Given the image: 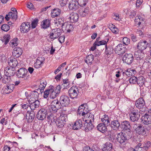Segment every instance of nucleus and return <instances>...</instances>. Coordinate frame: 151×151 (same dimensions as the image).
<instances>
[{"label":"nucleus","instance_id":"nucleus-1","mask_svg":"<svg viewBox=\"0 0 151 151\" xmlns=\"http://www.w3.org/2000/svg\"><path fill=\"white\" fill-rule=\"evenodd\" d=\"M17 75L19 78L27 79L29 76L28 70L25 68H21L17 71Z\"/></svg>","mask_w":151,"mask_h":151},{"label":"nucleus","instance_id":"nucleus-2","mask_svg":"<svg viewBox=\"0 0 151 151\" xmlns=\"http://www.w3.org/2000/svg\"><path fill=\"white\" fill-rule=\"evenodd\" d=\"M130 120L132 122H137L140 117V112L137 109L132 110L129 114Z\"/></svg>","mask_w":151,"mask_h":151},{"label":"nucleus","instance_id":"nucleus-3","mask_svg":"<svg viewBox=\"0 0 151 151\" xmlns=\"http://www.w3.org/2000/svg\"><path fill=\"white\" fill-rule=\"evenodd\" d=\"M61 31L60 29L56 28L52 30L49 34L50 38L53 40L58 38L61 35Z\"/></svg>","mask_w":151,"mask_h":151},{"label":"nucleus","instance_id":"nucleus-4","mask_svg":"<svg viewBox=\"0 0 151 151\" xmlns=\"http://www.w3.org/2000/svg\"><path fill=\"white\" fill-rule=\"evenodd\" d=\"M127 135L125 133H120L117 135V141L123 146L125 145L127 142Z\"/></svg>","mask_w":151,"mask_h":151},{"label":"nucleus","instance_id":"nucleus-5","mask_svg":"<svg viewBox=\"0 0 151 151\" xmlns=\"http://www.w3.org/2000/svg\"><path fill=\"white\" fill-rule=\"evenodd\" d=\"M79 89L76 86H72L69 90L68 93L72 99L76 98L79 93Z\"/></svg>","mask_w":151,"mask_h":151},{"label":"nucleus","instance_id":"nucleus-6","mask_svg":"<svg viewBox=\"0 0 151 151\" xmlns=\"http://www.w3.org/2000/svg\"><path fill=\"white\" fill-rule=\"evenodd\" d=\"M126 50L127 49L124 45L122 44H119L115 47L114 51L116 54L122 55L125 53Z\"/></svg>","mask_w":151,"mask_h":151},{"label":"nucleus","instance_id":"nucleus-7","mask_svg":"<svg viewBox=\"0 0 151 151\" xmlns=\"http://www.w3.org/2000/svg\"><path fill=\"white\" fill-rule=\"evenodd\" d=\"M133 55L131 53L125 54L123 57L122 60L124 62L128 65L131 64L134 60Z\"/></svg>","mask_w":151,"mask_h":151},{"label":"nucleus","instance_id":"nucleus-8","mask_svg":"<svg viewBox=\"0 0 151 151\" xmlns=\"http://www.w3.org/2000/svg\"><path fill=\"white\" fill-rule=\"evenodd\" d=\"M59 101L61 105L63 107L68 106L70 103V100L69 97L65 95H62L60 96Z\"/></svg>","mask_w":151,"mask_h":151},{"label":"nucleus","instance_id":"nucleus-9","mask_svg":"<svg viewBox=\"0 0 151 151\" xmlns=\"http://www.w3.org/2000/svg\"><path fill=\"white\" fill-rule=\"evenodd\" d=\"M61 104L58 100H54L51 103V109L54 113L56 112L57 110L61 108Z\"/></svg>","mask_w":151,"mask_h":151},{"label":"nucleus","instance_id":"nucleus-10","mask_svg":"<svg viewBox=\"0 0 151 151\" xmlns=\"http://www.w3.org/2000/svg\"><path fill=\"white\" fill-rule=\"evenodd\" d=\"M142 121L145 124L148 125L150 129L151 127V116L147 114H145L142 116Z\"/></svg>","mask_w":151,"mask_h":151},{"label":"nucleus","instance_id":"nucleus-11","mask_svg":"<svg viewBox=\"0 0 151 151\" xmlns=\"http://www.w3.org/2000/svg\"><path fill=\"white\" fill-rule=\"evenodd\" d=\"M31 28L30 23L28 22L23 23L20 26V30L21 32L25 33L27 32Z\"/></svg>","mask_w":151,"mask_h":151},{"label":"nucleus","instance_id":"nucleus-12","mask_svg":"<svg viewBox=\"0 0 151 151\" xmlns=\"http://www.w3.org/2000/svg\"><path fill=\"white\" fill-rule=\"evenodd\" d=\"M62 31L65 33L69 32L73 28V25L70 22L65 23L62 25Z\"/></svg>","mask_w":151,"mask_h":151},{"label":"nucleus","instance_id":"nucleus-13","mask_svg":"<svg viewBox=\"0 0 151 151\" xmlns=\"http://www.w3.org/2000/svg\"><path fill=\"white\" fill-rule=\"evenodd\" d=\"M47 114V110L44 108H42L38 111L37 117L38 119L43 120L45 118Z\"/></svg>","mask_w":151,"mask_h":151},{"label":"nucleus","instance_id":"nucleus-14","mask_svg":"<svg viewBox=\"0 0 151 151\" xmlns=\"http://www.w3.org/2000/svg\"><path fill=\"white\" fill-rule=\"evenodd\" d=\"M135 105L139 109H143L146 107L145 102L142 98H140L136 101Z\"/></svg>","mask_w":151,"mask_h":151},{"label":"nucleus","instance_id":"nucleus-15","mask_svg":"<svg viewBox=\"0 0 151 151\" xmlns=\"http://www.w3.org/2000/svg\"><path fill=\"white\" fill-rule=\"evenodd\" d=\"M14 88V84H7L4 87L1 91L4 94H9L13 91Z\"/></svg>","mask_w":151,"mask_h":151},{"label":"nucleus","instance_id":"nucleus-16","mask_svg":"<svg viewBox=\"0 0 151 151\" xmlns=\"http://www.w3.org/2000/svg\"><path fill=\"white\" fill-rule=\"evenodd\" d=\"M38 95V92L37 91H35L31 92L30 93V96L27 99L29 104L38 101L37 99Z\"/></svg>","mask_w":151,"mask_h":151},{"label":"nucleus","instance_id":"nucleus-17","mask_svg":"<svg viewBox=\"0 0 151 151\" xmlns=\"http://www.w3.org/2000/svg\"><path fill=\"white\" fill-rule=\"evenodd\" d=\"M135 125L137 126V124H135L133 127L135 129L136 132L139 134L142 135H145L146 134V131L145 128L143 126L141 125H139L137 127H135Z\"/></svg>","mask_w":151,"mask_h":151},{"label":"nucleus","instance_id":"nucleus-18","mask_svg":"<svg viewBox=\"0 0 151 151\" xmlns=\"http://www.w3.org/2000/svg\"><path fill=\"white\" fill-rule=\"evenodd\" d=\"M83 104H82L79 108L78 110V114L80 115L86 116L89 113L88 109L86 107L84 106Z\"/></svg>","mask_w":151,"mask_h":151},{"label":"nucleus","instance_id":"nucleus-19","mask_svg":"<svg viewBox=\"0 0 151 151\" xmlns=\"http://www.w3.org/2000/svg\"><path fill=\"white\" fill-rule=\"evenodd\" d=\"M148 43L145 40H141L138 43L137 45V48L139 50L143 51L146 49L147 47Z\"/></svg>","mask_w":151,"mask_h":151},{"label":"nucleus","instance_id":"nucleus-20","mask_svg":"<svg viewBox=\"0 0 151 151\" xmlns=\"http://www.w3.org/2000/svg\"><path fill=\"white\" fill-rule=\"evenodd\" d=\"M79 4L76 0H71L69 4V9L73 10H77L79 7Z\"/></svg>","mask_w":151,"mask_h":151},{"label":"nucleus","instance_id":"nucleus-21","mask_svg":"<svg viewBox=\"0 0 151 151\" xmlns=\"http://www.w3.org/2000/svg\"><path fill=\"white\" fill-rule=\"evenodd\" d=\"M45 59L44 57H39L36 60L34 64V67L36 68H39L42 67L45 63Z\"/></svg>","mask_w":151,"mask_h":151},{"label":"nucleus","instance_id":"nucleus-22","mask_svg":"<svg viewBox=\"0 0 151 151\" xmlns=\"http://www.w3.org/2000/svg\"><path fill=\"white\" fill-rule=\"evenodd\" d=\"M109 125H106L104 123H101L98 124L97 128L98 130L103 133L106 132L107 130V127Z\"/></svg>","mask_w":151,"mask_h":151},{"label":"nucleus","instance_id":"nucleus-23","mask_svg":"<svg viewBox=\"0 0 151 151\" xmlns=\"http://www.w3.org/2000/svg\"><path fill=\"white\" fill-rule=\"evenodd\" d=\"M22 49L17 47L15 48L12 52V55L16 58L20 56L22 53Z\"/></svg>","mask_w":151,"mask_h":151},{"label":"nucleus","instance_id":"nucleus-24","mask_svg":"<svg viewBox=\"0 0 151 151\" xmlns=\"http://www.w3.org/2000/svg\"><path fill=\"white\" fill-rule=\"evenodd\" d=\"M79 17L78 14L75 13H72L69 16L70 22L72 23L77 22Z\"/></svg>","mask_w":151,"mask_h":151},{"label":"nucleus","instance_id":"nucleus-25","mask_svg":"<svg viewBox=\"0 0 151 151\" xmlns=\"http://www.w3.org/2000/svg\"><path fill=\"white\" fill-rule=\"evenodd\" d=\"M86 122L83 126V129H85L86 131L91 130L93 128L94 126L91 122Z\"/></svg>","mask_w":151,"mask_h":151},{"label":"nucleus","instance_id":"nucleus-26","mask_svg":"<svg viewBox=\"0 0 151 151\" xmlns=\"http://www.w3.org/2000/svg\"><path fill=\"white\" fill-rule=\"evenodd\" d=\"M110 124L111 128L114 130L118 129L120 126V123L117 120H113Z\"/></svg>","mask_w":151,"mask_h":151},{"label":"nucleus","instance_id":"nucleus-27","mask_svg":"<svg viewBox=\"0 0 151 151\" xmlns=\"http://www.w3.org/2000/svg\"><path fill=\"white\" fill-rule=\"evenodd\" d=\"M4 74L9 76H13L15 72L13 68H11L9 67H7L4 68Z\"/></svg>","mask_w":151,"mask_h":151},{"label":"nucleus","instance_id":"nucleus-28","mask_svg":"<svg viewBox=\"0 0 151 151\" xmlns=\"http://www.w3.org/2000/svg\"><path fill=\"white\" fill-rule=\"evenodd\" d=\"M82 119H79L76 121L75 123L73 126V129L74 130H77L83 127Z\"/></svg>","mask_w":151,"mask_h":151},{"label":"nucleus","instance_id":"nucleus-29","mask_svg":"<svg viewBox=\"0 0 151 151\" xmlns=\"http://www.w3.org/2000/svg\"><path fill=\"white\" fill-rule=\"evenodd\" d=\"M35 117L34 112L32 111L29 113L27 112L26 116V119L29 122H31L33 120Z\"/></svg>","mask_w":151,"mask_h":151},{"label":"nucleus","instance_id":"nucleus-30","mask_svg":"<svg viewBox=\"0 0 151 151\" xmlns=\"http://www.w3.org/2000/svg\"><path fill=\"white\" fill-rule=\"evenodd\" d=\"M50 20L49 19L44 20L41 22V28L45 29L49 27L50 26Z\"/></svg>","mask_w":151,"mask_h":151},{"label":"nucleus","instance_id":"nucleus-31","mask_svg":"<svg viewBox=\"0 0 151 151\" xmlns=\"http://www.w3.org/2000/svg\"><path fill=\"white\" fill-rule=\"evenodd\" d=\"M8 63L9 65L12 67H16L18 64V62L17 59L11 58L8 59Z\"/></svg>","mask_w":151,"mask_h":151},{"label":"nucleus","instance_id":"nucleus-32","mask_svg":"<svg viewBox=\"0 0 151 151\" xmlns=\"http://www.w3.org/2000/svg\"><path fill=\"white\" fill-rule=\"evenodd\" d=\"M121 126L124 129L128 130L129 132L131 131V126L129 121H123L122 123Z\"/></svg>","mask_w":151,"mask_h":151},{"label":"nucleus","instance_id":"nucleus-33","mask_svg":"<svg viewBox=\"0 0 151 151\" xmlns=\"http://www.w3.org/2000/svg\"><path fill=\"white\" fill-rule=\"evenodd\" d=\"M148 149L147 146H142L141 143H139L135 147L133 151H146Z\"/></svg>","mask_w":151,"mask_h":151},{"label":"nucleus","instance_id":"nucleus-34","mask_svg":"<svg viewBox=\"0 0 151 151\" xmlns=\"http://www.w3.org/2000/svg\"><path fill=\"white\" fill-rule=\"evenodd\" d=\"M136 73V71L134 69L129 68L125 72H123V74H125L128 77H130L134 76Z\"/></svg>","mask_w":151,"mask_h":151},{"label":"nucleus","instance_id":"nucleus-35","mask_svg":"<svg viewBox=\"0 0 151 151\" xmlns=\"http://www.w3.org/2000/svg\"><path fill=\"white\" fill-rule=\"evenodd\" d=\"M143 51L139 50L135 52L134 53L135 57L137 58H139L140 59H143L144 57L145 54Z\"/></svg>","mask_w":151,"mask_h":151},{"label":"nucleus","instance_id":"nucleus-36","mask_svg":"<svg viewBox=\"0 0 151 151\" xmlns=\"http://www.w3.org/2000/svg\"><path fill=\"white\" fill-rule=\"evenodd\" d=\"M30 104V108L32 110H33L36 108L39 107L40 105V102L39 101H36L31 102L29 104Z\"/></svg>","mask_w":151,"mask_h":151},{"label":"nucleus","instance_id":"nucleus-37","mask_svg":"<svg viewBox=\"0 0 151 151\" xmlns=\"http://www.w3.org/2000/svg\"><path fill=\"white\" fill-rule=\"evenodd\" d=\"M60 10L58 9H54L51 12V16L52 18L58 17L60 14Z\"/></svg>","mask_w":151,"mask_h":151},{"label":"nucleus","instance_id":"nucleus-38","mask_svg":"<svg viewBox=\"0 0 151 151\" xmlns=\"http://www.w3.org/2000/svg\"><path fill=\"white\" fill-rule=\"evenodd\" d=\"M94 59V56L92 54L88 55L85 60V62L88 65H91Z\"/></svg>","mask_w":151,"mask_h":151},{"label":"nucleus","instance_id":"nucleus-39","mask_svg":"<svg viewBox=\"0 0 151 151\" xmlns=\"http://www.w3.org/2000/svg\"><path fill=\"white\" fill-rule=\"evenodd\" d=\"M63 83L62 84V86L64 87V88L67 89L71 86V82L69 81L68 79L66 78L63 80Z\"/></svg>","mask_w":151,"mask_h":151},{"label":"nucleus","instance_id":"nucleus-40","mask_svg":"<svg viewBox=\"0 0 151 151\" xmlns=\"http://www.w3.org/2000/svg\"><path fill=\"white\" fill-rule=\"evenodd\" d=\"M112 147V145L111 143L106 142L102 150L104 151H110Z\"/></svg>","mask_w":151,"mask_h":151},{"label":"nucleus","instance_id":"nucleus-41","mask_svg":"<svg viewBox=\"0 0 151 151\" xmlns=\"http://www.w3.org/2000/svg\"><path fill=\"white\" fill-rule=\"evenodd\" d=\"M102 122L106 125H110V124L108 116L106 115L103 116V118L101 119Z\"/></svg>","mask_w":151,"mask_h":151},{"label":"nucleus","instance_id":"nucleus-42","mask_svg":"<svg viewBox=\"0 0 151 151\" xmlns=\"http://www.w3.org/2000/svg\"><path fill=\"white\" fill-rule=\"evenodd\" d=\"M145 82V78L143 76H140L137 78V83L139 86H142Z\"/></svg>","mask_w":151,"mask_h":151},{"label":"nucleus","instance_id":"nucleus-43","mask_svg":"<svg viewBox=\"0 0 151 151\" xmlns=\"http://www.w3.org/2000/svg\"><path fill=\"white\" fill-rule=\"evenodd\" d=\"M47 83L45 80H42L40 81V84L39 86V89L41 92L42 90H43L45 88Z\"/></svg>","mask_w":151,"mask_h":151},{"label":"nucleus","instance_id":"nucleus-44","mask_svg":"<svg viewBox=\"0 0 151 151\" xmlns=\"http://www.w3.org/2000/svg\"><path fill=\"white\" fill-rule=\"evenodd\" d=\"M144 20V18L139 16H137L136 17L134 21L137 24L139 25L141 24L142 21Z\"/></svg>","mask_w":151,"mask_h":151},{"label":"nucleus","instance_id":"nucleus-45","mask_svg":"<svg viewBox=\"0 0 151 151\" xmlns=\"http://www.w3.org/2000/svg\"><path fill=\"white\" fill-rule=\"evenodd\" d=\"M17 11H15L14 12H10L9 13V15L10 18H12L14 20H16L17 17Z\"/></svg>","mask_w":151,"mask_h":151},{"label":"nucleus","instance_id":"nucleus-46","mask_svg":"<svg viewBox=\"0 0 151 151\" xmlns=\"http://www.w3.org/2000/svg\"><path fill=\"white\" fill-rule=\"evenodd\" d=\"M10 80V76L4 74L2 77V82L4 83H8Z\"/></svg>","mask_w":151,"mask_h":151},{"label":"nucleus","instance_id":"nucleus-47","mask_svg":"<svg viewBox=\"0 0 151 151\" xmlns=\"http://www.w3.org/2000/svg\"><path fill=\"white\" fill-rule=\"evenodd\" d=\"M86 116H88V119L87 120H85V122L88 121L92 122L94 121V116L93 114L89 113Z\"/></svg>","mask_w":151,"mask_h":151},{"label":"nucleus","instance_id":"nucleus-48","mask_svg":"<svg viewBox=\"0 0 151 151\" xmlns=\"http://www.w3.org/2000/svg\"><path fill=\"white\" fill-rule=\"evenodd\" d=\"M49 91L50 92V97L51 99H54L58 96L55 91V90L50 89Z\"/></svg>","mask_w":151,"mask_h":151},{"label":"nucleus","instance_id":"nucleus-49","mask_svg":"<svg viewBox=\"0 0 151 151\" xmlns=\"http://www.w3.org/2000/svg\"><path fill=\"white\" fill-rule=\"evenodd\" d=\"M89 12L88 8L87 7L84 9L82 12H80V13L82 17H85L88 15Z\"/></svg>","mask_w":151,"mask_h":151},{"label":"nucleus","instance_id":"nucleus-50","mask_svg":"<svg viewBox=\"0 0 151 151\" xmlns=\"http://www.w3.org/2000/svg\"><path fill=\"white\" fill-rule=\"evenodd\" d=\"M18 39L17 38H15L13 39L10 42V45L13 47L17 46L18 45Z\"/></svg>","mask_w":151,"mask_h":151},{"label":"nucleus","instance_id":"nucleus-51","mask_svg":"<svg viewBox=\"0 0 151 151\" xmlns=\"http://www.w3.org/2000/svg\"><path fill=\"white\" fill-rule=\"evenodd\" d=\"M53 114H50L47 116V119L49 121H50L52 122H55V120L56 119V116H54Z\"/></svg>","mask_w":151,"mask_h":151},{"label":"nucleus","instance_id":"nucleus-52","mask_svg":"<svg viewBox=\"0 0 151 151\" xmlns=\"http://www.w3.org/2000/svg\"><path fill=\"white\" fill-rule=\"evenodd\" d=\"M137 77L133 76L131 77L129 79V81L131 84H135L137 83Z\"/></svg>","mask_w":151,"mask_h":151},{"label":"nucleus","instance_id":"nucleus-53","mask_svg":"<svg viewBox=\"0 0 151 151\" xmlns=\"http://www.w3.org/2000/svg\"><path fill=\"white\" fill-rule=\"evenodd\" d=\"M59 119L65 123L67 119V116L66 114H62L59 117Z\"/></svg>","mask_w":151,"mask_h":151},{"label":"nucleus","instance_id":"nucleus-54","mask_svg":"<svg viewBox=\"0 0 151 151\" xmlns=\"http://www.w3.org/2000/svg\"><path fill=\"white\" fill-rule=\"evenodd\" d=\"M10 36L9 35H7L4 36L3 42H4V44L6 45L9 41Z\"/></svg>","mask_w":151,"mask_h":151},{"label":"nucleus","instance_id":"nucleus-55","mask_svg":"<svg viewBox=\"0 0 151 151\" xmlns=\"http://www.w3.org/2000/svg\"><path fill=\"white\" fill-rule=\"evenodd\" d=\"M109 41V39H106V40H102L99 42H96L97 46H99L101 45H106Z\"/></svg>","mask_w":151,"mask_h":151},{"label":"nucleus","instance_id":"nucleus-56","mask_svg":"<svg viewBox=\"0 0 151 151\" xmlns=\"http://www.w3.org/2000/svg\"><path fill=\"white\" fill-rule=\"evenodd\" d=\"M56 123L58 126L60 127H61L64 126L65 123L62 121L61 120L59 119H58L55 122Z\"/></svg>","mask_w":151,"mask_h":151},{"label":"nucleus","instance_id":"nucleus-57","mask_svg":"<svg viewBox=\"0 0 151 151\" xmlns=\"http://www.w3.org/2000/svg\"><path fill=\"white\" fill-rule=\"evenodd\" d=\"M88 0H78L77 1L81 6H85Z\"/></svg>","mask_w":151,"mask_h":151},{"label":"nucleus","instance_id":"nucleus-58","mask_svg":"<svg viewBox=\"0 0 151 151\" xmlns=\"http://www.w3.org/2000/svg\"><path fill=\"white\" fill-rule=\"evenodd\" d=\"M38 22V20L37 19H35L33 20L31 24L32 28L34 29L36 27L37 25Z\"/></svg>","mask_w":151,"mask_h":151},{"label":"nucleus","instance_id":"nucleus-59","mask_svg":"<svg viewBox=\"0 0 151 151\" xmlns=\"http://www.w3.org/2000/svg\"><path fill=\"white\" fill-rule=\"evenodd\" d=\"M1 28L2 30L5 32H7L9 29V26L8 25L4 24L1 26Z\"/></svg>","mask_w":151,"mask_h":151},{"label":"nucleus","instance_id":"nucleus-60","mask_svg":"<svg viewBox=\"0 0 151 151\" xmlns=\"http://www.w3.org/2000/svg\"><path fill=\"white\" fill-rule=\"evenodd\" d=\"M122 40L123 44L126 45H128L130 43V40L127 37H124Z\"/></svg>","mask_w":151,"mask_h":151},{"label":"nucleus","instance_id":"nucleus-61","mask_svg":"<svg viewBox=\"0 0 151 151\" xmlns=\"http://www.w3.org/2000/svg\"><path fill=\"white\" fill-rule=\"evenodd\" d=\"M61 88V86L58 85L54 89L55 91L58 96L60 92Z\"/></svg>","mask_w":151,"mask_h":151},{"label":"nucleus","instance_id":"nucleus-62","mask_svg":"<svg viewBox=\"0 0 151 151\" xmlns=\"http://www.w3.org/2000/svg\"><path fill=\"white\" fill-rule=\"evenodd\" d=\"M111 48L108 47L106 45H105V53L106 55L111 54Z\"/></svg>","mask_w":151,"mask_h":151},{"label":"nucleus","instance_id":"nucleus-63","mask_svg":"<svg viewBox=\"0 0 151 151\" xmlns=\"http://www.w3.org/2000/svg\"><path fill=\"white\" fill-rule=\"evenodd\" d=\"M111 31L113 33L116 34L118 33L119 32V29L114 25H113L112 27Z\"/></svg>","mask_w":151,"mask_h":151},{"label":"nucleus","instance_id":"nucleus-64","mask_svg":"<svg viewBox=\"0 0 151 151\" xmlns=\"http://www.w3.org/2000/svg\"><path fill=\"white\" fill-rule=\"evenodd\" d=\"M112 18L116 20L120 21L121 20V19L119 18V14H114Z\"/></svg>","mask_w":151,"mask_h":151}]
</instances>
